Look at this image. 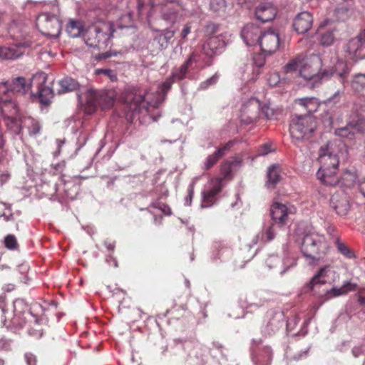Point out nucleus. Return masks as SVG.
Instances as JSON below:
<instances>
[{
  "label": "nucleus",
  "instance_id": "1",
  "mask_svg": "<svg viewBox=\"0 0 365 365\" xmlns=\"http://www.w3.org/2000/svg\"><path fill=\"white\" fill-rule=\"evenodd\" d=\"M350 69L345 61L338 57L336 52L324 53L322 56L312 54L302 56L299 76L309 81L313 88L319 87L324 81L336 75L344 85Z\"/></svg>",
  "mask_w": 365,
  "mask_h": 365
},
{
  "label": "nucleus",
  "instance_id": "2",
  "mask_svg": "<svg viewBox=\"0 0 365 365\" xmlns=\"http://www.w3.org/2000/svg\"><path fill=\"white\" fill-rule=\"evenodd\" d=\"M145 6H150L149 24L172 26L189 16V11L180 0H137L140 14Z\"/></svg>",
  "mask_w": 365,
  "mask_h": 365
},
{
  "label": "nucleus",
  "instance_id": "3",
  "mask_svg": "<svg viewBox=\"0 0 365 365\" xmlns=\"http://www.w3.org/2000/svg\"><path fill=\"white\" fill-rule=\"evenodd\" d=\"M175 81L169 76L158 86V90L149 96L148 92L140 93L135 88H128L124 93V101L128 108L126 114H140L148 112L150 107L158 108L166 98L168 91Z\"/></svg>",
  "mask_w": 365,
  "mask_h": 365
},
{
  "label": "nucleus",
  "instance_id": "4",
  "mask_svg": "<svg viewBox=\"0 0 365 365\" xmlns=\"http://www.w3.org/2000/svg\"><path fill=\"white\" fill-rule=\"evenodd\" d=\"M26 88L24 77L0 82V114H19L21 109L17 96L24 94Z\"/></svg>",
  "mask_w": 365,
  "mask_h": 365
},
{
  "label": "nucleus",
  "instance_id": "5",
  "mask_svg": "<svg viewBox=\"0 0 365 365\" xmlns=\"http://www.w3.org/2000/svg\"><path fill=\"white\" fill-rule=\"evenodd\" d=\"M319 120L316 115H294L289 126L292 143L299 146V143L309 140L317 129Z\"/></svg>",
  "mask_w": 365,
  "mask_h": 365
},
{
  "label": "nucleus",
  "instance_id": "6",
  "mask_svg": "<svg viewBox=\"0 0 365 365\" xmlns=\"http://www.w3.org/2000/svg\"><path fill=\"white\" fill-rule=\"evenodd\" d=\"M328 250L329 244L324 235L315 232H308L304 235L301 251L309 263L320 260L326 255Z\"/></svg>",
  "mask_w": 365,
  "mask_h": 365
},
{
  "label": "nucleus",
  "instance_id": "7",
  "mask_svg": "<svg viewBox=\"0 0 365 365\" xmlns=\"http://www.w3.org/2000/svg\"><path fill=\"white\" fill-rule=\"evenodd\" d=\"M78 100L81 103L85 101L86 110L84 114H91L97 111L98 107L103 111L110 109L115 101L113 92L94 89H88L83 96H78Z\"/></svg>",
  "mask_w": 365,
  "mask_h": 365
},
{
  "label": "nucleus",
  "instance_id": "8",
  "mask_svg": "<svg viewBox=\"0 0 365 365\" xmlns=\"http://www.w3.org/2000/svg\"><path fill=\"white\" fill-rule=\"evenodd\" d=\"M344 144L341 141H329L319 150L318 160L320 168L327 170L328 168L338 169L339 164V153Z\"/></svg>",
  "mask_w": 365,
  "mask_h": 365
},
{
  "label": "nucleus",
  "instance_id": "9",
  "mask_svg": "<svg viewBox=\"0 0 365 365\" xmlns=\"http://www.w3.org/2000/svg\"><path fill=\"white\" fill-rule=\"evenodd\" d=\"M112 36L108 26L99 27L94 25L88 29L84 40L88 46L103 49L109 45Z\"/></svg>",
  "mask_w": 365,
  "mask_h": 365
},
{
  "label": "nucleus",
  "instance_id": "10",
  "mask_svg": "<svg viewBox=\"0 0 365 365\" xmlns=\"http://www.w3.org/2000/svg\"><path fill=\"white\" fill-rule=\"evenodd\" d=\"M37 26L41 28V31L44 35L51 37L57 38L61 33V22L53 14H41L37 19Z\"/></svg>",
  "mask_w": 365,
  "mask_h": 365
},
{
  "label": "nucleus",
  "instance_id": "11",
  "mask_svg": "<svg viewBox=\"0 0 365 365\" xmlns=\"http://www.w3.org/2000/svg\"><path fill=\"white\" fill-rule=\"evenodd\" d=\"M37 308H41L38 304H33L31 307H29L27 303L22 299H16L13 303L14 317L11 322L14 325L22 327L26 321V316L33 314V311Z\"/></svg>",
  "mask_w": 365,
  "mask_h": 365
},
{
  "label": "nucleus",
  "instance_id": "12",
  "mask_svg": "<svg viewBox=\"0 0 365 365\" xmlns=\"http://www.w3.org/2000/svg\"><path fill=\"white\" fill-rule=\"evenodd\" d=\"M365 49V29L361 31L356 37L348 41L344 46V51L351 60L364 59Z\"/></svg>",
  "mask_w": 365,
  "mask_h": 365
},
{
  "label": "nucleus",
  "instance_id": "13",
  "mask_svg": "<svg viewBox=\"0 0 365 365\" xmlns=\"http://www.w3.org/2000/svg\"><path fill=\"white\" fill-rule=\"evenodd\" d=\"M270 212L274 223L278 225L279 227H284L287 223L289 215L296 212V207L290 204L276 202L272 205Z\"/></svg>",
  "mask_w": 365,
  "mask_h": 365
},
{
  "label": "nucleus",
  "instance_id": "14",
  "mask_svg": "<svg viewBox=\"0 0 365 365\" xmlns=\"http://www.w3.org/2000/svg\"><path fill=\"white\" fill-rule=\"evenodd\" d=\"M150 26L153 30L158 32L148 44L151 52L158 53L165 50L168 46L170 40L174 36L175 31L168 29L158 30L153 27V24Z\"/></svg>",
  "mask_w": 365,
  "mask_h": 365
},
{
  "label": "nucleus",
  "instance_id": "15",
  "mask_svg": "<svg viewBox=\"0 0 365 365\" xmlns=\"http://www.w3.org/2000/svg\"><path fill=\"white\" fill-rule=\"evenodd\" d=\"M241 113H258L259 114H272L274 113V109L271 107V103L269 101H260L256 98H250L245 101L240 108Z\"/></svg>",
  "mask_w": 365,
  "mask_h": 365
},
{
  "label": "nucleus",
  "instance_id": "16",
  "mask_svg": "<svg viewBox=\"0 0 365 365\" xmlns=\"http://www.w3.org/2000/svg\"><path fill=\"white\" fill-rule=\"evenodd\" d=\"M258 44L263 53H274L279 46V34L272 29H268L262 33Z\"/></svg>",
  "mask_w": 365,
  "mask_h": 365
},
{
  "label": "nucleus",
  "instance_id": "17",
  "mask_svg": "<svg viewBox=\"0 0 365 365\" xmlns=\"http://www.w3.org/2000/svg\"><path fill=\"white\" fill-rule=\"evenodd\" d=\"M365 132V120L359 118L356 120H352L346 126L336 128L335 134L342 138L352 139L355 133H363Z\"/></svg>",
  "mask_w": 365,
  "mask_h": 365
},
{
  "label": "nucleus",
  "instance_id": "18",
  "mask_svg": "<svg viewBox=\"0 0 365 365\" xmlns=\"http://www.w3.org/2000/svg\"><path fill=\"white\" fill-rule=\"evenodd\" d=\"M263 31L255 24L245 25L241 31V37L248 46L259 43Z\"/></svg>",
  "mask_w": 365,
  "mask_h": 365
},
{
  "label": "nucleus",
  "instance_id": "19",
  "mask_svg": "<svg viewBox=\"0 0 365 365\" xmlns=\"http://www.w3.org/2000/svg\"><path fill=\"white\" fill-rule=\"evenodd\" d=\"M225 46L221 36H210L202 46V51L209 57L220 53Z\"/></svg>",
  "mask_w": 365,
  "mask_h": 365
},
{
  "label": "nucleus",
  "instance_id": "20",
  "mask_svg": "<svg viewBox=\"0 0 365 365\" xmlns=\"http://www.w3.org/2000/svg\"><path fill=\"white\" fill-rule=\"evenodd\" d=\"M331 206L341 216H345L350 209V202L346 194L334 193L331 197Z\"/></svg>",
  "mask_w": 365,
  "mask_h": 365
},
{
  "label": "nucleus",
  "instance_id": "21",
  "mask_svg": "<svg viewBox=\"0 0 365 365\" xmlns=\"http://www.w3.org/2000/svg\"><path fill=\"white\" fill-rule=\"evenodd\" d=\"M312 24V15L309 12L303 11L295 17L293 27L297 34H304L310 30Z\"/></svg>",
  "mask_w": 365,
  "mask_h": 365
},
{
  "label": "nucleus",
  "instance_id": "22",
  "mask_svg": "<svg viewBox=\"0 0 365 365\" xmlns=\"http://www.w3.org/2000/svg\"><path fill=\"white\" fill-rule=\"evenodd\" d=\"M220 179H215L213 186L207 190L202 192L201 207L203 208L211 207L216 201L217 195L221 192L222 185L220 184Z\"/></svg>",
  "mask_w": 365,
  "mask_h": 365
},
{
  "label": "nucleus",
  "instance_id": "23",
  "mask_svg": "<svg viewBox=\"0 0 365 365\" xmlns=\"http://www.w3.org/2000/svg\"><path fill=\"white\" fill-rule=\"evenodd\" d=\"M331 271V267L326 265L322 267L312 278L307 284V287L311 291L319 292V287L327 282L329 272Z\"/></svg>",
  "mask_w": 365,
  "mask_h": 365
},
{
  "label": "nucleus",
  "instance_id": "24",
  "mask_svg": "<svg viewBox=\"0 0 365 365\" xmlns=\"http://www.w3.org/2000/svg\"><path fill=\"white\" fill-rule=\"evenodd\" d=\"M276 14V9L272 3L260 4L255 9L256 18L262 23L273 20Z\"/></svg>",
  "mask_w": 365,
  "mask_h": 365
},
{
  "label": "nucleus",
  "instance_id": "25",
  "mask_svg": "<svg viewBox=\"0 0 365 365\" xmlns=\"http://www.w3.org/2000/svg\"><path fill=\"white\" fill-rule=\"evenodd\" d=\"M337 170L338 169L328 168L327 170H324V168H319L317 173V178L326 185H336L339 182V178L336 176Z\"/></svg>",
  "mask_w": 365,
  "mask_h": 365
},
{
  "label": "nucleus",
  "instance_id": "26",
  "mask_svg": "<svg viewBox=\"0 0 365 365\" xmlns=\"http://www.w3.org/2000/svg\"><path fill=\"white\" fill-rule=\"evenodd\" d=\"M294 104L302 107L307 113V114H314L318 110L319 106H322V103H319L318 99L314 97L297 98L294 101Z\"/></svg>",
  "mask_w": 365,
  "mask_h": 365
},
{
  "label": "nucleus",
  "instance_id": "27",
  "mask_svg": "<svg viewBox=\"0 0 365 365\" xmlns=\"http://www.w3.org/2000/svg\"><path fill=\"white\" fill-rule=\"evenodd\" d=\"M356 287V285L355 284L347 282L341 287H332L320 295L324 297V300H329L334 297L346 294L349 292L354 291Z\"/></svg>",
  "mask_w": 365,
  "mask_h": 365
},
{
  "label": "nucleus",
  "instance_id": "28",
  "mask_svg": "<svg viewBox=\"0 0 365 365\" xmlns=\"http://www.w3.org/2000/svg\"><path fill=\"white\" fill-rule=\"evenodd\" d=\"M232 145L233 143L232 141H229L222 147L219 148L214 153L210 155L205 162V170H210L213 167L218 160L225 155V152L230 150Z\"/></svg>",
  "mask_w": 365,
  "mask_h": 365
},
{
  "label": "nucleus",
  "instance_id": "29",
  "mask_svg": "<svg viewBox=\"0 0 365 365\" xmlns=\"http://www.w3.org/2000/svg\"><path fill=\"white\" fill-rule=\"evenodd\" d=\"M193 56L186 60L182 65L179 68H175L172 70L171 75L170 76L175 81H180L185 78L188 68L194 61Z\"/></svg>",
  "mask_w": 365,
  "mask_h": 365
},
{
  "label": "nucleus",
  "instance_id": "30",
  "mask_svg": "<svg viewBox=\"0 0 365 365\" xmlns=\"http://www.w3.org/2000/svg\"><path fill=\"white\" fill-rule=\"evenodd\" d=\"M58 85L60 86L58 91V94L73 91L79 87V83L71 77H65L59 81Z\"/></svg>",
  "mask_w": 365,
  "mask_h": 365
},
{
  "label": "nucleus",
  "instance_id": "31",
  "mask_svg": "<svg viewBox=\"0 0 365 365\" xmlns=\"http://www.w3.org/2000/svg\"><path fill=\"white\" fill-rule=\"evenodd\" d=\"M83 31V23L78 20L71 19L66 26V32L72 38L79 37Z\"/></svg>",
  "mask_w": 365,
  "mask_h": 365
},
{
  "label": "nucleus",
  "instance_id": "32",
  "mask_svg": "<svg viewBox=\"0 0 365 365\" xmlns=\"http://www.w3.org/2000/svg\"><path fill=\"white\" fill-rule=\"evenodd\" d=\"M352 89L362 96H365V74L358 73L351 81Z\"/></svg>",
  "mask_w": 365,
  "mask_h": 365
},
{
  "label": "nucleus",
  "instance_id": "33",
  "mask_svg": "<svg viewBox=\"0 0 365 365\" xmlns=\"http://www.w3.org/2000/svg\"><path fill=\"white\" fill-rule=\"evenodd\" d=\"M4 120L6 121L8 128L16 134H19L22 130L21 123L23 120L21 118H17L13 115H4Z\"/></svg>",
  "mask_w": 365,
  "mask_h": 365
},
{
  "label": "nucleus",
  "instance_id": "34",
  "mask_svg": "<svg viewBox=\"0 0 365 365\" xmlns=\"http://www.w3.org/2000/svg\"><path fill=\"white\" fill-rule=\"evenodd\" d=\"M356 180V175L355 173L345 171L339 179V182L337 185H340L341 187H351L355 184Z\"/></svg>",
  "mask_w": 365,
  "mask_h": 365
},
{
  "label": "nucleus",
  "instance_id": "35",
  "mask_svg": "<svg viewBox=\"0 0 365 365\" xmlns=\"http://www.w3.org/2000/svg\"><path fill=\"white\" fill-rule=\"evenodd\" d=\"M278 225L272 223L268 227H265L262 233L261 240L264 242L273 240L276 235L278 229H282Z\"/></svg>",
  "mask_w": 365,
  "mask_h": 365
},
{
  "label": "nucleus",
  "instance_id": "36",
  "mask_svg": "<svg viewBox=\"0 0 365 365\" xmlns=\"http://www.w3.org/2000/svg\"><path fill=\"white\" fill-rule=\"evenodd\" d=\"M233 161H225L220 165V175L221 177L217 178L216 179H220V184L222 185V182L225 180H230L232 178V167Z\"/></svg>",
  "mask_w": 365,
  "mask_h": 365
},
{
  "label": "nucleus",
  "instance_id": "37",
  "mask_svg": "<svg viewBox=\"0 0 365 365\" xmlns=\"http://www.w3.org/2000/svg\"><path fill=\"white\" fill-rule=\"evenodd\" d=\"M227 4L225 0H210V9L217 15H224L226 12Z\"/></svg>",
  "mask_w": 365,
  "mask_h": 365
},
{
  "label": "nucleus",
  "instance_id": "38",
  "mask_svg": "<svg viewBox=\"0 0 365 365\" xmlns=\"http://www.w3.org/2000/svg\"><path fill=\"white\" fill-rule=\"evenodd\" d=\"M268 185H275L280 180L279 167L277 165H272L268 168L267 172Z\"/></svg>",
  "mask_w": 365,
  "mask_h": 365
},
{
  "label": "nucleus",
  "instance_id": "39",
  "mask_svg": "<svg viewBox=\"0 0 365 365\" xmlns=\"http://www.w3.org/2000/svg\"><path fill=\"white\" fill-rule=\"evenodd\" d=\"M21 53L12 47H4L0 49V58L5 60H14L21 56Z\"/></svg>",
  "mask_w": 365,
  "mask_h": 365
},
{
  "label": "nucleus",
  "instance_id": "40",
  "mask_svg": "<svg viewBox=\"0 0 365 365\" xmlns=\"http://www.w3.org/2000/svg\"><path fill=\"white\" fill-rule=\"evenodd\" d=\"M344 93V90H337L331 96L324 101L322 105L329 108L335 107L340 102Z\"/></svg>",
  "mask_w": 365,
  "mask_h": 365
},
{
  "label": "nucleus",
  "instance_id": "41",
  "mask_svg": "<svg viewBox=\"0 0 365 365\" xmlns=\"http://www.w3.org/2000/svg\"><path fill=\"white\" fill-rule=\"evenodd\" d=\"M39 101L41 104L48 105L51 98L53 96V90L48 86H43L38 89Z\"/></svg>",
  "mask_w": 365,
  "mask_h": 365
},
{
  "label": "nucleus",
  "instance_id": "42",
  "mask_svg": "<svg viewBox=\"0 0 365 365\" xmlns=\"http://www.w3.org/2000/svg\"><path fill=\"white\" fill-rule=\"evenodd\" d=\"M302 58V56H298L297 57L290 60L284 66L285 72L292 73L297 70L299 71Z\"/></svg>",
  "mask_w": 365,
  "mask_h": 365
},
{
  "label": "nucleus",
  "instance_id": "43",
  "mask_svg": "<svg viewBox=\"0 0 365 365\" xmlns=\"http://www.w3.org/2000/svg\"><path fill=\"white\" fill-rule=\"evenodd\" d=\"M4 246L8 250H16L19 249V245L15 235L9 234L4 237Z\"/></svg>",
  "mask_w": 365,
  "mask_h": 365
},
{
  "label": "nucleus",
  "instance_id": "44",
  "mask_svg": "<svg viewBox=\"0 0 365 365\" xmlns=\"http://www.w3.org/2000/svg\"><path fill=\"white\" fill-rule=\"evenodd\" d=\"M27 119L30 122V125L28 126L29 135H36L39 134L41 128L40 123L31 116H29Z\"/></svg>",
  "mask_w": 365,
  "mask_h": 365
},
{
  "label": "nucleus",
  "instance_id": "45",
  "mask_svg": "<svg viewBox=\"0 0 365 365\" xmlns=\"http://www.w3.org/2000/svg\"><path fill=\"white\" fill-rule=\"evenodd\" d=\"M219 78L220 75L218 74V73H215L210 78L201 82L198 86V90L204 91L207 89L209 87L215 85L217 83Z\"/></svg>",
  "mask_w": 365,
  "mask_h": 365
},
{
  "label": "nucleus",
  "instance_id": "46",
  "mask_svg": "<svg viewBox=\"0 0 365 365\" xmlns=\"http://www.w3.org/2000/svg\"><path fill=\"white\" fill-rule=\"evenodd\" d=\"M334 40V36L333 34V31L331 30H328L322 34L320 38V42L322 45L324 46H330L333 43Z\"/></svg>",
  "mask_w": 365,
  "mask_h": 365
},
{
  "label": "nucleus",
  "instance_id": "47",
  "mask_svg": "<svg viewBox=\"0 0 365 365\" xmlns=\"http://www.w3.org/2000/svg\"><path fill=\"white\" fill-rule=\"evenodd\" d=\"M96 75H104L109 78L111 81H115L117 80V76L115 72L110 68H98L95 71Z\"/></svg>",
  "mask_w": 365,
  "mask_h": 365
},
{
  "label": "nucleus",
  "instance_id": "48",
  "mask_svg": "<svg viewBox=\"0 0 365 365\" xmlns=\"http://www.w3.org/2000/svg\"><path fill=\"white\" fill-rule=\"evenodd\" d=\"M123 54L122 51H108L102 53H99L96 56V58L98 60L106 59L113 56H118Z\"/></svg>",
  "mask_w": 365,
  "mask_h": 365
},
{
  "label": "nucleus",
  "instance_id": "49",
  "mask_svg": "<svg viewBox=\"0 0 365 365\" xmlns=\"http://www.w3.org/2000/svg\"><path fill=\"white\" fill-rule=\"evenodd\" d=\"M336 247H337V249L339 252H341L342 255H344V256H346L349 258L351 257V256H352L351 252L349 250V249L345 244L341 242L339 240H337L336 242Z\"/></svg>",
  "mask_w": 365,
  "mask_h": 365
},
{
  "label": "nucleus",
  "instance_id": "50",
  "mask_svg": "<svg viewBox=\"0 0 365 365\" xmlns=\"http://www.w3.org/2000/svg\"><path fill=\"white\" fill-rule=\"evenodd\" d=\"M152 206L161 210L162 212L166 215H170L172 212L170 207L168 205L161 202H156L153 203Z\"/></svg>",
  "mask_w": 365,
  "mask_h": 365
},
{
  "label": "nucleus",
  "instance_id": "51",
  "mask_svg": "<svg viewBox=\"0 0 365 365\" xmlns=\"http://www.w3.org/2000/svg\"><path fill=\"white\" fill-rule=\"evenodd\" d=\"M268 55L267 53H264L262 52V53H257L255 54L253 56V63L255 65H256L257 67H262L264 66L265 63V56Z\"/></svg>",
  "mask_w": 365,
  "mask_h": 365
},
{
  "label": "nucleus",
  "instance_id": "52",
  "mask_svg": "<svg viewBox=\"0 0 365 365\" xmlns=\"http://www.w3.org/2000/svg\"><path fill=\"white\" fill-rule=\"evenodd\" d=\"M354 108L356 114H361L365 113V101L362 99H359L354 103Z\"/></svg>",
  "mask_w": 365,
  "mask_h": 365
},
{
  "label": "nucleus",
  "instance_id": "53",
  "mask_svg": "<svg viewBox=\"0 0 365 365\" xmlns=\"http://www.w3.org/2000/svg\"><path fill=\"white\" fill-rule=\"evenodd\" d=\"M280 78L278 73H274L269 76L268 83L271 86H275L279 83Z\"/></svg>",
  "mask_w": 365,
  "mask_h": 365
},
{
  "label": "nucleus",
  "instance_id": "54",
  "mask_svg": "<svg viewBox=\"0 0 365 365\" xmlns=\"http://www.w3.org/2000/svg\"><path fill=\"white\" fill-rule=\"evenodd\" d=\"M25 359L28 365H36L37 359L35 355L31 353H26L25 354Z\"/></svg>",
  "mask_w": 365,
  "mask_h": 365
},
{
  "label": "nucleus",
  "instance_id": "55",
  "mask_svg": "<svg viewBox=\"0 0 365 365\" xmlns=\"http://www.w3.org/2000/svg\"><path fill=\"white\" fill-rule=\"evenodd\" d=\"M237 4L246 7L247 9L251 8L257 0H237Z\"/></svg>",
  "mask_w": 365,
  "mask_h": 365
},
{
  "label": "nucleus",
  "instance_id": "56",
  "mask_svg": "<svg viewBox=\"0 0 365 365\" xmlns=\"http://www.w3.org/2000/svg\"><path fill=\"white\" fill-rule=\"evenodd\" d=\"M28 331L31 336L36 338H40L43 334L41 329L30 328Z\"/></svg>",
  "mask_w": 365,
  "mask_h": 365
},
{
  "label": "nucleus",
  "instance_id": "57",
  "mask_svg": "<svg viewBox=\"0 0 365 365\" xmlns=\"http://www.w3.org/2000/svg\"><path fill=\"white\" fill-rule=\"evenodd\" d=\"M10 348V344L9 341L4 339L1 338L0 339V351H7Z\"/></svg>",
  "mask_w": 365,
  "mask_h": 365
},
{
  "label": "nucleus",
  "instance_id": "58",
  "mask_svg": "<svg viewBox=\"0 0 365 365\" xmlns=\"http://www.w3.org/2000/svg\"><path fill=\"white\" fill-rule=\"evenodd\" d=\"M217 30V26L215 24H209L207 25L205 32L208 35L215 34Z\"/></svg>",
  "mask_w": 365,
  "mask_h": 365
},
{
  "label": "nucleus",
  "instance_id": "59",
  "mask_svg": "<svg viewBox=\"0 0 365 365\" xmlns=\"http://www.w3.org/2000/svg\"><path fill=\"white\" fill-rule=\"evenodd\" d=\"M271 152L270 145L268 144L262 145L259 149V155H265Z\"/></svg>",
  "mask_w": 365,
  "mask_h": 365
},
{
  "label": "nucleus",
  "instance_id": "60",
  "mask_svg": "<svg viewBox=\"0 0 365 365\" xmlns=\"http://www.w3.org/2000/svg\"><path fill=\"white\" fill-rule=\"evenodd\" d=\"M190 31H191L190 26H189L188 24L185 25L181 31V34H180L181 38L182 39H185L187 36V35L190 33Z\"/></svg>",
  "mask_w": 365,
  "mask_h": 365
},
{
  "label": "nucleus",
  "instance_id": "61",
  "mask_svg": "<svg viewBox=\"0 0 365 365\" xmlns=\"http://www.w3.org/2000/svg\"><path fill=\"white\" fill-rule=\"evenodd\" d=\"M358 300L361 304L365 305V289L359 292Z\"/></svg>",
  "mask_w": 365,
  "mask_h": 365
},
{
  "label": "nucleus",
  "instance_id": "62",
  "mask_svg": "<svg viewBox=\"0 0 365 365\" xmlns=\"http://www.w3.org/2000/svg\"><path fill=\"white\" fill-rule=\"evenodd\" d=\"M6 151L4 150L3 148H0V165L3 164L6 158Z\"/></svg>",
  "mask_w": 365,
  "mask_h": 365
},
{
  "label": "nucleus",
  "instance_id": "63",
  "mask_svg": "<svg viewBox=\"0 0 365 365\" xmlns=\"http://www.w3.org/2000/svg\"><path fill=\"white\" fill-rule=\"evenodd\" d=\"M328 118L324 120L325 123H328L327 127L331 128L333 127V119L331 116L327 115Z\"/></svg>",
  "mask_w": 365,
  "mask_h": 365
},
{
  "label": "nucleus",
  "instance_id": "64",
  "mask_svg": "<svg viewBox=\"0 0 365 365\" xmlns=\"http://www.w3.org/2000/svg\"><path fill=\"white\" fill-rule=\"evenodd\" d=\"M359 190L365 197V180L359 184Z\"/></svg>",
  "mask_w": 365,
  "mask_h": 365
}]
</instances>
